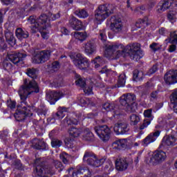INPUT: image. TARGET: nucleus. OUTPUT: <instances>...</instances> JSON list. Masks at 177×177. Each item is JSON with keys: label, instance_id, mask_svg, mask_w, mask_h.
Listing matches in <instances>:
<instances>
[{"label": "nucleus", "instance_id": "1", "mask_svg": "<svg viewBox=\"0 0 177 177\" xmlns=\"http://www.w3.org/2000/svg\"><path fill=\"white\" fill-rule=\"evenodd\" d=\"M38 92H39V87L35 80H24V85L19 90V95L21 97V103L25 104L26 106H23L22 109L17 111L15 113L14 117L17 121H24L26 117H31L32 115L34 106L28 105L26 100L29 95L38 93Z\"/></svg>", "mask_w": 177, "mask_h": 177}, {"label": "nucleus", "instance_id": "2", "mask_svg": "<svg viewBox=\"0 0 177 177\" xmlns=\"http://www.w3.org/2000/svg\"><path fill=\"white\" fill-rule=\"evenodd\" d=\"M106 53H108L109 56H113L120 57L122 56L124 53H128L131 60L138 62L140 59L143 57V51L140 50V44L138 43H133L128 44L127 47L120 44H107L105 49Z\"/></svg>", "mask_w": 177, "mask_h": 177}, {"label": "nucleus", "instance_id": "3", "mask_svg": "<svg viewBox=\"0 0 177 177\" xmlns=\"http://www.w3.org/2000/svg\"><path fill=\"white\" fill-rule=\"evenodd\" d=\"M50 19L46 15H41L38 18L37 16L31 15L28 19V23L32 24L30 27L31 32L35 34L41 30H46L47 27H50V20L55 21L60 17V14H50Z\"/></svg>", "mask_w": 177, "mask_h": 177}, {"label": "nucleus", "instance_id": "4", "mask_svg": "<svg viewBox=\"0 0 177 177\" xmlns=\"http://www.w3.org/2000/svg\"><path fill=\"white\" fill-rule=\"evenodd\" d=\"M114 13V7L111 4H102L100 5L95 11V21H103L106 20L110 15Z\"/></svg>", "mask_w": 177, "mask_h": 177}, {"label": "nucleus", "instance_id": "5", "mask_svg": "<svg viewBox=\"0 0 177 177\" xmlns=\"http://www.w3.org/2000/svg\"><path fill=\"white\" fill-rule=\"evenodd\" d=\"M83 161L87 162L88 165H91V167L97 168L104 164L106 158H99L93 152L86 151L83 157Z\"/></svg>", "mask_w": 177, "mask_h": 177}, {"label": "nucleus", "instance_id": "6", "mask_svg": "<svg viewBox=\"0 0 177 177\" xmlns=\"http://www.w3.org/2000/svg\"><path fill=\"white\" fill-rule=\"evenodd\" d=\"M136 100V96L133 94L128 93L124 94L120 97V104L124 106V110L127 113H133L135 108H133V104Z\"/></svg>", "mask_w": 177, "mask_h": 177}, {"label": "nucleus", "instance_id": "7", "mask_svg": "<svg viewBox=\"0 0 177 177\" xmlns=\"http://www.w3.org/2000/svg\"><path fill=\"white\" fill-rule=\"evenodd\" d=\"M55 168L50 165H46L42 162L37 165L33 171V176L42 177L44 175H54Z\"/></svg>", "mask_w": 177, "mask_h": 177}, {"label": "nucleus", "instance_id": "8", "mask_svg": "<svg viewBox=\"0 0 177 177\" xmlns=\"http://www.w3.org/2000/svg\"><path fill=\"white\" fill-rule=\"evenodd\" d=\"M94 131L97 136L102 140V142H109L110 140V134L111 130L107 125L97 126L94 128Z\"/></svg>", "mask_w": 177, "mask_h": 177}, {"label": "nucleus", "instance_id": "9", "mask_svg": "<svg viewBox=\"0 0 177 177\" xmlns=\"http://www.w3.org/2000/svg\"><path fill=\"white\" fill-rule=\"evenodd\" d=\"M73 64L80 70H86L89 67L88 58L84 57L81 53H77L73 59Z\"/></svg>", "mask_w": 177, "mask_h": 177}, {"label": "nucleus", "instance_id": "10", "mask_svg": "<svg viewBox=\"0 0 177 177\" xmlns=\"http://www.w3.org/2000/svg\"><path fill=\"white\" fill-rule=\"evenodd\" d=\"M124 27V25H122V21H121L120 18H118L115 16L111 17V26L110 28L111 31H113V32H121L122 31V28Z\"/></svg>", "mask_w": 177, "mask_h": 177}, {"label": "nucleus", "instance_id": "11", "mask_svg": "<svg viewBox=\"0 0 177 177\" xmlns=\"http://www.w3.org/2000/svg\"><path fill=\"white\" fill-rule=\"evenodd\" d=\"M50 57V51L49 50H41L33 58V63L35 64H41L48 62Z\"/></svg>", "mask_w": 177, "mask_h": 177}, {"label": "nucleus", "instance_id": "12", "mask_svg": "<svg viewBox=\"0 0 177 177\" xmlns=\"http://www.w3.org/2000/svg\"><path fill=\"white\" fill-rule=\"evenodd\" d=\"M64 96V94L62 91H48L46 93V100L50 103V104H55L57 100L62 99Z\"/></svg>", "mask_w": 177, "mask_h": 177}, {"label": "nucleus", "instance_id": "13", "mask_svg": "<svg viewBox=\"0 0 177 177\" xmlns=\"http://www.w3.org/2000/svg\"><path fill=\"white\" fill-rule=\"evenodd\" d=\"M113 131L116 135H125L129 132V124L127 122H119L115 124Z\"/></svg>", "mask_w": 177, "mask_h": 177}, {"label": "nucleus", "instance_id": "14", "mask_svg": "<svg viewBox=\"0 0 177 177\" xmlns=\"http://www.w3.org/2000/svg\"><path fill=\"white\" fill-rule=\"evenodd\" d=\"M167 158V153L164 151H155L150 160V162L152 164H160L162 161H165Z\"/></svg>", "mask_w": 177, "mask_h": 177}, {"label": "nucleus", "instance_id": "15", "mask_svg": "<svg viewBox=\"0 0 177 177\" xmlns=\"http://www.w3.org/2000/svg\"><path fill=\"white\" fill-rule=\"evenodd\" d=\"M102 109L106 111H113V117L121 115V111L118 109V105H115L114 102H106L102 105Z\"/></svg>", "mask_w": 177, "mask_h": 177}, {"label": "nucleus", "instance_id": "16", "mask_svg": "<svg viewBox=\"0 0 177 177\" xmlns=\"http://www.w3.org/2000/svg\"><path fill=\"white\" fill-rule=\"evenodd\" d=\"M27 55L21 53H16L14 54L8 55V59L12 62L14 64H17V66H20V64H23V59L26 57Z\"/></svg>", "mask_w": 177, "mask_h": 177}, {"label": "nucleus", "instance_id": "17", "mask_svg": "<svg viewBox=\"0 0 177 177\" xmlns=\"http://www.w3.org/2000/svg\"><path fill=\"white\" fill-rule=\"evenodd\" d=\"M158 136H160V131L151 133L142 140V146H144V147H147L150 143L156 142Z\"/></svg>", "mask_w": 177, "mask_h": 177}, {"label": "nucleus", "instance_id": "18", "mask_svg": "<svg viewBox=\"0 0 177 177\" xmlns=\"http://www.w3.org/2000/svg\"><path fill=\"white\" fill-rule=\"evenodd\" d=\"M164 80L168 85L177 83V71H169L165 75Z\"/></svg>", "mask_w": 177, "mask_h": 177}, {"label": "nucleus", "instance_id": "19", "mask_svg": "<svg viewBox=\"0 0 177 177\" xmlns=\"http://www.w3.org/2000/svg\"><path fill=\"white\" fill-rule=\"evenodd\" d=\"M69 24L71 27H72V28L76 31H80V30H82L84 28V24H82V21L74 16L69 19Z\"/></svg>", "mask_w": 177, "mask_h": 177}, {"label": "nucleus", "instance_id": "20", "mask_svg": "<svg viewBox=\"0 0 177 177\" xmlns=\"http://www.w3.org/2000/svg\"><path fill=\"white\" fill-rule=\"evenodd\" d=\"M115 165L118 171H125L128 169L129 164L127 161V159L120 158L115 160Z\"/></svg>", "mask_w": 177, "mask_h": 177}, {"label": "nucleus", "instance_id": "21", "mask_svg": "<svg viewBox=\"0 0 177 177\" xmlns=\"http://www.w3.org/2000/svg\"><path fill=\"white\" fill-rule=\"evenodd\" d=\"M169 42L170 44H173L169 46V52L172 53V52H175L176 50V46L174 44H177V32L174 31L170 33V37L169 38Z\"/></svg>", "mask_w": 177, "mask_h": 177}, {"label": "nucleus", "instance_id": "22", "mask_svg": "<svg viewBox=\"0 0 177 177\" xmlns=\"http://www.w3.org/2000/svg\"><path fill=\"white\" fill-rule=\"evenodd\" d=\"M32 146L36 150H48V145L42 140L35 138L32 140Z\"/></svg>", "mask_w": 177, "mask_h": 177}, {"label": "nucleus", "instance_id": "23", "mask_svg": "<svg viewBox=\"0 0 177 177\" xmlns=\"http://www.w3.org/2000/svg\"><path fill=\"white\" fill-rule=\"evenodd\" d=\"M84 52L86 55H93L96 53V44L93 40H91L85 44Z\"/></svg>", "mask_w": 177, "mask_h": 177}, {"label": "nucleus", "instance_id": "24", "mask_svg": "<svg viewBox=\"0 0 177 177\" xmlns=\"http://www.w3.org/2000/svg\"><path fill=\"white\" fill-rule=\"evenodd\" d=\"M176 138L174 136H166L162 140V146H175Z\"/></svg>", "mask_w": 177, "mask_h": 177}, {"label": "nucleus", "instance_id": "25", "mask_svg": "<svg viewBox=\"0 0 177 177\" xmlns=\"http://www.w3.org/2000/svg\"><path fill=\"white\" fill-rule=\"evenodd\" d=\"M15 35L17 38H18V39L21 41L26 38H28V37L30 36V34L27 30H24L21 28H18L15 30Z\"/></svg>", "mask_w": 177, "mask_h": 177}, {"label": "nucleus", "instance_id": "26", "mask_svg": "<svg viewBox=\"0 0 177 177\" xmlns=\"http://www.w3.org/2000/svg\"><path fill=\"white\" fill-rule=\"evenodd\" d=\"M127 138L117 140L113 142V145L118 149H127L129 146V142Z\"/></svg>", "mask_w": 177, "mask_h": 177}, {"label": "nucleus", "instance_id": "27", "mask_svg": "<svg viewBox=\"0 0 177 177\" xmlns=\"http://www.w3.org/2000/svg\"><path fill=\"white\" fill-rule=\"evenodd\" d=\"M68 109L64 106H61L59 108L58 111L53 115V120H60L64 117V113H67Z\"/></svg>", "mask_w": 177, "mask_h": 177}, {"label": "nucleus", "instance_id": "28", "mask_svg": "<svg viewBox=\"0 0 177 177\" xmlns=\"http://www.w3.org/2000/svg\"><path fill=\"white\" fill-rule=\"evenodd\" d=\"M64 127L67 125H78V120L71 116H66V118L63 120Z\"/></svg>", "mask_w": 177, "mask_h": 177}, {"label": "nucleus", "instance_id": "29", "mask_svg": "<svg viewBox=\"0 0 177 177\" xmlns=\"http://www.w3.org/2000/svg\"><path fill=\"white\" fill-rule=\"evenodd\" d=\"M75 78H76L75 84L77 86H80V88H85V85H86L85 78L82 77L81 75L78 74L75 75Z\"/></svg>", "mask_w": 177, "mask_h": 177}, {"label": "nucleus", "instance_id": "30", "mask_svg": "<svg viewBox=\"0 0 177 177\" xmlns=\"http://www.w3.org/2000/svg\"><path fill=\"white\" fill-rule=\"evenodd\" d=\"M75 15L80 19H86L89 16L88 11L85 9H77L75 11Z\"/></svg>", "mask_w": 177, "mask_h": 177}, {"label": "nucleus", "instance_id": "31", "mask_svg": "<svg viewBox=\"0 0 177 177\" xmlns=\"http://www.w3.org/2000/svg\"><path fill=\"white\" fill-rule=\"evenodd\" d=\"M68 133L71 138H78L81 135V129L71 127L68 129Z\"/></svg>", "mask_w": 177, "mask_h": 177}, {"label": "nucleus", "instance_id": "32", "mask_svg": "<svg viewBox=\"0 0 177 177\" xmlns=\"http://www.w3.org/2000/svg\"><path fill=\"white\" fill-rule=\"evenodd\" d=\"M83 140H86V142H91V140H93V133L89 131V129H86L84 130Z\"/></svg>", "mask_w": 177, "mask_h": 177}, {"label": "nucleus", "instance_id": "33", "mask_svg": "<svg viewBox=\"0 0 177 177\" xmlns=\"http://www.w3.org/2000/svg\"><path fill=\"white\" fill-rule=\"evenodd\" d=\"M92 64H94L95 68H99V67L103 66L104 60L100 56H97L92 61Z\"/></svg>", "mask_w": 177, "mask_h": 177}, {"label": "nucleus", "instance_id": "34", "mask_svg": "<svg viewBox=\"0 0 177 177\" xmlns=\"http://www.w3.org/2000/svg\"><path fill=\"white\" fill-rule=\"evenodd\" d=\"M143 79V72L136 69L133 71V81H140Z\"/></svg>", "mask_w": 177, "mask_h": 177}, {"label": "nucleus", "instance_id": "35", "mask_svg": "<svg viewBox=\"0 0 177 177\" xmlns=\"http://www.w3.org/2000/svg\"><path fill=\"white\" fill-rule=\"evenodd\" d=\"M74 37L80 42H84L86 39V33L82 32H75L74 33Z\"/></svg>", "mask_w": 177, "mask_h": 177}, {"label": "nucleus", "instance_id": "36", "mask_svg": "<svg viewBox=\"0 0 177 177\" xmlns=\"http://www.w3.org/2000/svg\"><path fill=\"white\" fill-rule=\"evenodd\" d=\"M59 157L64 164H70V159L71 158V156L68 155V153L62 152L60 153Z\"/></svg>", "mask_w": 177, "mask_h": 177}, {"label": "nucleus", "instance_id": "37", "mask_svg": "<svg viewBox=\"0 0 177 177\" xmlns=\"http://www.w3.org/2000/svg\"><path fill=\"white\" fill-rule=\"evenodd\" d=\"M78 100L82 107H85V106H88V104H91V100L85 97L84 96L79 97Z\"/></svg>", "mask_w": 177, "mask_h": 177}, {"label": "nucleus", "instance_id": "38", "mask_svg": "<svg viewBox=\"0 0 177 177\" xmlns=\"http://www.w3.org/2000/svg\"><path fill=\"white\" fill-rule=\"evenodd\" d=\"M172 6V1L170 0H165L162 5L158 8V10H162V12H164L165 10H167V9H169Z\"/></svg>", "mask_w": 177, "mask_h": 177}, {"label": "nucleus", "instance_id": "39", "mask_svg": "<svg viewBox=\"0 0 177 177\" xmlns=\"http://www.w3.org/2000/svg\"><path fill=\"white\" fill-rule=\"evenodd\" d=\"M26 74L28 75V77H30V78H37V69L34 68H28L26 69Z\"/></svg>", "mask_w": 177, "mask_h": 177}, {"label": "nucleus", "instance_id": "40", "mask_svg": "<svg viewBox=\"0 0 177 177\" xmlns=\"http://www.w3.org/2000/svg\"><path fill=\"white\" fill-rule=\"evenodd\" d=\"M81 174H89V169L81 168L80 169L77 170L76 172H73L72 176L73 177H82Z\"/></svg>", "mask_w": 177, "mask_h": 177}, {"label": "nucleus", "instance_id": "41", "mask_svg": "<svg viewBox=\"0 0 177 177\" xmlns=\"http://www.w3.org/2000/svg\"><path fill=\"white\" fill-rule=\"evenodd\" d=\"M126 78L127 76L124 73L120 75L118 80V86L119 88L120 86H125Z\"/></svg>", "mask_w": 177, "mask_h": 177}, {"label": "nucleus", "instance_id": "42", "mask_svg": "<svg viewBox=\"0 0 177 177\" xmlns=\"http://www.w3.org/2000/svg\"><path fill=\"white\" fill-rule=\"evenodd\" d=\"M5 37L8 44L10 45L13 44V41H15V36H13V33L11 32H6L5 33Z\"/></svg>", "mask_w": 177, "mask_h": 177}, {"label": "nucleus", "instance_id": "43", "mask_svg": "<svg viewBox=\"0 0 177 177\" xmlns=\"http://www.w3.org/2000/svg\"><path fill=\"white\" fill-rule=\"evenodd\" d=\"M114 170V165H113V162L108 161L104 167V171L106 174H110L112 171Z\"/></svg>", "mask_w": 177, "mask_h": 177}, {"label": "nucleus", "instance_id": "44", "mask_svg": "<svg viewBox=\"0 0 177 177\" xmlns=\"http://www.w3.org/2000/svg\"><path fill=\"white\" fill-rule=\"evenodd\" d=\"M130 121L131 125H138V123L140 121V118L136 114H133L130 116Z\"/></svg>", "mask_w": 177, "mask_h": 177}, {"label": "nucleus", "instance_id": "45", "mask_svg": "<svg viewBox=\"0 0 177 177\" xmlns=\"http://www.w3.org/2000/svg\"><path fill=\"white\" fill-rule=\"evenodd\" d=\"M167 18L171 23L176 21V12L175 11H170L167 15Z\"/></svg>", "mask_w": 177, "mask_h": 177}, {"label": "nucleus", "instance_id": "46", "mask_svg": "<svg viewBox=\"0 0 177 177\" xmlns=\"http://www.w3.org/2000/svg\"><path fill=\"white\" fill-rule=\"evenodd\" d=\"M54 165L55 167V169H57L58 172H62L63 169H64V166L62 163V162L59 160L54 161Z\"/></svg>", "mask_w": 177, "mask_h": 177}, {"label": "nucleus", "instance_id": "47", "mask_svg": "<svg viewBox=\"0 0 177 177\" xmlns=\"http://www.w3.org/2000/svg\"><path fill=\"white\" fill-rule=\"evenodd\" d=\"M161 45L158 43L153 42L150 44L149 48L153 52H157L158 50H161Z\"/></svg>", "mask_w": 177, "mask_h": 177}, {"label": "nucleus", "instance_id": "48", "mask_svg": "<svg viewBox=\"0 0 177 177\" xmlns=\"http://www.w3.org/2000/svg\"><path fill=\"white\" fill-rule=\"evenodd\" d=\"M63 145V142L62 140L54 139L51 141V146L53 147H55V149H57V147H60Z\"/></svg>", "mask_w": 177, "mask_h": 177}, {"label": "nucleus", "instance_id": "49", "mask_svg": "<svg viewBox=\"0 0 177 177\" xmlns=\"http://www.w3.org/2000/svg\"><path fill=\"white\" fill-rule=\"evenodd\" d=\"M151 122V120L145 119L142 124L140 126V131H143L145 128H147V127L150 125Z\"/></svg>", "mask_w": 177, "mask_h": 177}, {"label": "nucleus", "instance_id": "50", "mask_svg": "<svg viewBox=\"0 0 177 177\" xmlns=\"http://www.w3.org/2000/svg\"><path fill=\"white\" fill-rule=\"evenodd\" d=\"M152 111L151 109H147L144 111L145 119L151 120V121L153 120V115H151Z\"/></svg>", "mask_w": 177, "mask_h": 177}, {"label": "nucleus", "instance_id": "51", "mask_svg": "<svg viewBox=\"0 0 177 177\" xmlns=\"http://www.w3.org/2000/svg\"><path fill=\"white\" fill-rule=\"evenodd\" d=\"M135 12H137L138 13H140V15H143V13L146 12V6L141 5L140 6L136 7L135 9Z\"/></svg>", "mask_w": 177, "mask_h": 177}, {"label": "nucleus", "instance_id": "52", "mask_svg": "<svg viewBox=\"0 0 177 177\" xmlns=\"http://www.w3.org/2000/svg\"><path fill=\"white\" fill-rule=\"evenodd\" d=\"M136 27L137 28H142V27H146L145 24V19H139L136 22Z\"/></svg>", "mask_w": 177, "mask_h": 177}, {"label": "nucleus", "instance_id": "53", "mask_svg": "<svg viewBox=\"0 0 177 177\" xmlns=\"http://www.w3.org/2000/svg\"><path fill=\"white\" fill-rule=\"evenodd\" d=\"M51 68L54 70V71H57L59 68H60V62L58 61H55L51 64Z\"/></svg>", "mask_w": 177, "mask_h": 177}, {"label": "nucleus", "instance_id": "54", "mask_svg": "<svg viewBox=\"0 0 177 177\" xmlns=\"http://www.w3.org/2000/svg\"><path fill=\"white\" fill-rule=\"evenodd\" d=\"M100 39H101V41H106V39H107V36L106 35V30H102L100 31V37H99Z\"/></svg>", "mask_w": 177, "mask_h": 177}, {"label": "nucleus", "instance_id": "55", "mask_svg": "<svg viewBox=\"0 0 177 177\" xmlns=\"http://www.w3.org/2000/svg\"><path fill=\"white\" fill-rule=\"evenodd\" d=\"M14 165L17 169H23V164L20 160H15L14 162Z\"/></svg>", "mask_w": 177, "mask_h": 177}, {"label": "nucleus", "instance_id": "56", "mask_svg": "<svg viewBox=\"0 0 177 177\" xmlns=\"http://www.w3.org/2000/svg\"><path fill=\"white\" fill-rule=\"evenodd\" d=\"M7 106L10 109H15L16 107V102L12 101V100H8V101H7Z\"/></svg>", "mask_w": 177, "mask_h": 177}, {"label": "nucleus", "instance_id": "57", "mask_svg": "<svg viewBox=\"0 0 177 177\" xmlns=\"http://www.w3.org/2000/svg\"><path fill=\"white\" fill-rule=\"evenodd\" d=\"M144 23L145 24V26H150L151 23H153V21L151 19H149V17H145L144 18Z\"/></svg>", "mask_w": 177, "mask_h": 177}, {"label": "nucleus", "instance_id": "58", "mask_svg": "<svg viewBox=\"0 0 177 177\" xmlns=\"http://www.w3.org/2000/svg\"><path fill=\"white\" fill-rule=\"evenodd\" d=\"M156 71H157V65H153L151 68L149 69L148 74L149 75H151V74H154V73H156Z\"/></svg>", "mask_w": 177, "mask_h": 177}, {"label": "nucleus", "instance_id": "59", "mask_svg": "<svg viewBox=\"0 0 177 177\" xmlns=\"http://www.w3.org/2000/svg\"><path fill=\"white\" fill-rule=\"evenodd\" d=\"M84 92L87 95H91L92 93V87L91 86L85 87L84 88Z\"/></svg>", "mask_w": 177, "mask_h": 177}, {"label": "nucleus", "instance_id": "60", "mask_svg": "<svg viewBox=\"0 0 177 177\" xmlns=\"http://www.w3.org/2000/svg\"><path fill=\"white\" fill-rule=\"evenodd\" d=\"M157 96H158V92L153 91L151 93V100H156L157 99Z\"/></svg>", "mask_w": 177, "mask_h": 177}, {"label": "nucleus", "instance_id": "61", "mask_svg": "<svg viewBox=\"0 0 177 177\" xmlns=\"http://www.w3.org/2000/svg\"><path fill=\"white\" fill-rule=\"evenodd\" d=\"M4 5H10V3H13L15 0H1Z\"/></svg>", "mask_w": 177, "mask_h": 177}, {"label": "nucleus", "instance_id": "62", "mask_svg": "<svg viewBox=\"0 0 177 177\" xmlns=\"http://www.w3.org/2000/svg\"><path fill=\"white\" fill-rule=\"evenodd\" d=\"M61 32L62 34H64V35H68V34H70V31L66 28H62Z\"/></svg>", "mask_w": 177, "mask_h": 177}, {"label": "nucleus", "instance_id": "63", "mask_svg": "<svg viewBox=\"0 0 177 177\" xmlns=\"http://www.w3.org/2000/svg\"><path fill=\"white\" fill-rule=\"evenodd\" d=\"M48 32L46 31H43L41 32V37L44 38V39H48L49 38V35H48Z\"/></svg>", "mask_w": 177, "mask_h": 177}, {"label": "nucleus", "instance_id": "64", "mask_svg": "<svg viewBox=\"0 0 177 177\" xmlns=\"http://www.w3.org/2000/svg\"><path fill=\"white\" fill-rule=\"evenodd\" d=\"M171 1V5L173 8H177V0H170Z\"/></svg>", "mask_w": 177, "mask_h": 177}]
</instances>
